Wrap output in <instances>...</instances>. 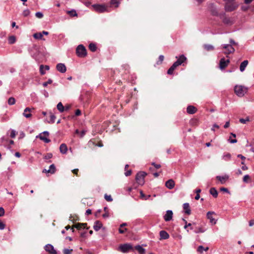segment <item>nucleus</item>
<instances>
[{"label":"nucleus","mask_w":254,"mask_h":254,"mask_svg":"<svg viewBox=\"0 0 254 254\" xmlns=\"http://www.w3.org/2000/svg\"><path fill=\"white\" fill-rule=\"evenodd\" d=\"M103 226L101 221L97 220L94 222L93 228L95 231H98Z\"/></svg>","instance_id":"nucleus-16"},{"label":"nucleus","mask_w":254,"mask_h":254,"mask_svg":"<svg viewBox=\"0 0 254 254\" xmlns=\"http://www.w3.org/2000/svg\"><path fill=\"white\" fill-rule=\"evenodd\" d=\"M87 225L86 223H77L74 225V227L76 228L78 230H80L82 228H85V226Z\"/></svg>","instance_id":"nucleus-26"},{"label":"nucleus","mask_w":254,"mask_h":254,"mask_svg":"<svg viewBox=\"0 0 254 254\" xmlns=\"http://www.w3.org/2000/svg\"><path fill=\"white\" fill-rule=\"evenodd\" d=\"M67 13L69 14L71 16H76L77 15V14L76 11L74 9L67 11Z\"/></svg>","instance_id":"nucleus-35"},{"label":"nucleus","mask_w":254,"mask_h":254,"mask_svg":"<svg viewBox=\"0 0 254 254\" xmlns=\"http://www.w3.org/2000/svg\"><path fill=\"white\" fill-rule=\"evenodd\" d=\"M183 221L185 222L186 223V225L185 226H184V228L185 229H186L189 226H190L191 225V223H188L187 224V222L186 220H185L184 219H183Z\"/></svg>","instance_id":"nucleus-62"},{"label":"nucleus","mask_w":254,"mask_h":254,"mask_svg":"<svg viewBox=\"0 0 254 254\" xmlns=\"http://www.w3.org/2000/svg\"><path fill=\"white\" fill-rule=\"evenodd\" d=\"M221 46L223 49L226 50V51L224 52L226 55L232 54L234 53L235 51V49L231 45L223 44Z\"/></svg>","instance_id":"nucleus-6"},{"label":"nucleus","mask_w":254,"mask_h":254,"mask_svg":"<svg viewBox=\"0 0 254 254\" xmlns=\"http://www.w3.org/2000/svg\"><path fill=\"white\" fill-rule=\"evenodd\" d=\"M119 1H117V0H111V4H116V7H118L119 5Z\"/></svg>","instance_id":"nucleus-44"},{"label":"nucleus","mask_w":254,"mask_h":254,"mask_svg":"<svg viewBox=\"0 0 254 254\" xmlns=\"http://www.w3.org/2000/svg\"><path fill=\"white\" fill-rule=\"evenodd\" d=\"M127 228L122 229V228L120 227L119 229V232L120 234H124L125 232L127 231Z\"/></svg>","instance_id":"nucleus-55"},{"label":"nucleus","mask_w":254,"mask_h":254,"mask_svg":"<svg viewBox=\"0 0 254 254\" xmlns=\"http://www.w3.org/2000/svg\"><path fill=\"white\" fill-rule=\"evenodd\" d=\"M45 250L51 254H57V251L51 244H47L45 246Z\"/></svg>","instance_id":"nucleus-10"},{"label":"nucleus","mask_w":254,"mask_h":254,"mask_svg":"<svg viewBox=\"0 0 254 254\" xmlns=\"http://www.w3.org/2000/svg\"><path fill=\"white\" fill-rule=\"evenodd\" d=\"M183 208L185 210V213L188 215H190V205L189 203H185L183 204Z\"/></svg>","instance_id":"nucleus-21"},{"label":"nucleus","mask_w":254,"mask_h":254,"mask_svg":"<svg viewBox=\"0 0 254 254\" xmlns=\"http://www.w3.org/2000/svg\"><path fill=\"white\" fill-rule=\"evenodd\" d=\"M35 16L38 18H42L43 17V14L41 12H37L35 13Z\"/></svg>","instance_id":"nucleus-48"},{"label":"nucleus","mask_w":254,"mask_h":254,"mask_svg":"<svg viewBox=\"0 0 254 254\" xmlns=\"http://www.w3.org/2000/svg\"><path fill=\"white\" fill-rule=\"evenodd\" d=\"M140 197L142 198H143L145 200H147L149 199V198L150 197V195L146 196L145 194H144L142 190L140 191Z\"/></svg>","instance_id":"nucleus-36"},{"label":"nucleus","mask_w":254,"mask_h":254,"mask_svg":"<svg viewBox=\"0 0 254 254\" xmlns=\"http://www.w3.org/2000/svg\"><path fill=\"white\" fill-rule=\"evenodd\" d=\"M177 68V66L174 64L169 68V69L167 71V73L170 75H172L173 74V72L174 70Z\"/></svg>","instance_id":"nucleus-30"},{"label":"nucleus","mask_w":254,"mask_h":254,"mask_svg":"<svg viewBox=\"0 0 254 254\" xmlns=\"http://www.w3.org/2000/svg\"><path fill=\"white\" fill-rule=\"evenodd\" d=\"M239 121L241 123L245 124L250 121V118L249 117H247L246 119L241 118L240 119Z\"/></svg>","instance_id":"nucleus-39"},{"label":"nucleus","mask_w":254,"mask_h":254,"mask_svg":"<svg viewBox=\"0 0 254 254\" xmlns=\"http://www.w3.org/2000/svg\"><path fill=\"white\" fill-rule=\"evenodd\" d=\"M53 81L52 79H49L47 82H45L43 83V85L44 87H46L49 84H51L52 83Z\"/></svg>","instance_id":"nucleus-51"},{"label":"nucleus","mask_w":254,"mask_h":254,"mask_svg":"<svg viewBox=\"0 0 254 254\" xmlns=\"http://www.w3.org/2000/svg\"><path fill=\"white\" fill-rule=\"evenodd\" d=\"M72 252V249H64L63 250L64 254H71Z\"/></svg>","instance_id":"nucleus-43"},{"label":"nucleus","mask_w":254,"mask_h":254,"mask_svg":"<svg viewBox=\"0 0 254 254\" xmlns=\"http://www.w3.org/2000/svg\"><path fill=\"white\" fill-rule=\"evenodd\" d=\"M30 13V10L28 9L24 10L23 11V15L25 17L28 16Z\"/></svg>","instance_id":"nucleus-45"},{"label":"nucleus","mask_w":254,"mask_h":254,"mask_svg":"<svg viewBox=\"0 0 254 254\" xmlns=\"http://www.w3.org/2000/svg\"><path fill=\"white\" fill-rule=\"evenodd\" d=\"M209 192L215 198H216L218 196V192L215 188H211Z\"/></svg>","instance_id":"nucleus-25"},{"label":"nucleus","mask_w":254,"mask_h":254,"mask_svg":"<svg viewBox=\"0 0 254 254\" xmlns=\"http://www.w3.org/2000/svg\"><path fill=\"white\" fill-rule=\"evenodd\" d=\"M216 178L219 180L221 184H224L225 183L227 180L228 179V176H216Z\"/></svg>","instance_id":"nucleus-19"},{"label":"nucleus","mask_w":254,"mask_h":254,"mask_svg":"<svg viewBox=\"0 0 254 254\" xmlns=\"http://www.w3.org/2000/svg\"><path fill=\"white\" fill-rule=\"evenodd\" d=\"M215 214L214 212L213 211H209L207 213V217L210 220V222L213 224H215L216 223V220L215 219L213 218L212 215Z\"/></svg>","instance_id":"nucleus-12"},{"label":"nucleus","mask_w":254,"mask_h":254,"mask_svg":"<svg viewBox=\"0 0 254 254\" xmlns=\"http://www.w3.org/2000/svg\"><path fill=\"white\" fill-rule=\"evenodd\" d=\"M135 249L137 250L140 254H145V250L140 245L136 246L135 247Z\"/></svg>","instance_id":"nucleus-24"},{"label":"nucleus","mask_w":254,"mask_h":254,"mask_svg":"<svg viewBox=\"0 0 254 254\" xmlns=\"http://www.w3.org/2000/svg\"><path fill=\"white\" fill-rule=\"evenodd\" d=\"M44 65H41L40 66V72L42 75H44L45 73V72L44 70Z\"/></svg>","instance_id":"nucleus-50"},{"label":"nucleus","mask_w":254,"mask_h":254,"mask_svg":"<svg viewBox=\"0 0 254 254\" xmlns=\"http://www.w3.org/2000/svg\"><path fill=\"white\" fill-rule=\"evenodd\" d=\"M146 175L147 174L144 172H140L136 174L135 180L139 185H142L144 184V179Z\"/></svg>","instance_id":"nucleus-4"},{"label":"nucleus","mask_w":254,"mask_h":254,"mask_svg":"<svg viewBox=\"0 0 254 254\" xmlns=\"http://www.w3.org/2000/svg\"><path fill=\"white\" fill-rule=\"evenodd\" d=\"M33 110V109H31L30 108H26L24 110V112L23 113V116H24L26 118H29L31 117L32 114L30 113V112L32 111V110Z\"/></svg>","instance_id":"nucleus-15"},{"label":"nucleus","mask_w":254,"mask_h":254,"mask_svg":"<svg viewBox=\"0 0 254 254\" xmlns=\"http://www.w3.org/2000/svg\"><path fill=\"white\" fill-rule=\"evenodd\" d=\"M93 6L96 11L100 13H102L107 11V8L104 5L94 4Z\"/></svg>","instance_id":"nucleus-7"},{"label":"nucleus","mask_w":254,"mask_h":254,"mask_svg":"<svg viewBox=\"0 0 254 254\" xmlns=\"http://www.w3.org/2000/svg\"><path fill=\"white\" fill-rule=\"evenodd\" d=\"M104 198L107 201H112L113 198L111 195H108L107 194H105L104 195Z\"/></svg>","instance_id":"nucleus-40"},{"label":"nucleus","mask_w":254,"mask_h":254,"mask_svg":"<svg viewBox=\"0 0 254 254\" xmlns=\"http://www.w3.org/2000/svg\"><path fill=\"white\" fill-rule=\"evenodd\" d=\"M119 250L122 253H126L132 250V247L131 244L127 243L121 245L119 247Z\"/></svg>","instance_id":"nucleus-5"},{"label":"nucleus","mask_w":254,"mask_h":254,"mask_svg":"<svg viewBox=\"0 0 254 254\" xmlns=\"http://www.w3.org/2000/svg\"><path fill=\"white\" fill-rule=\"evenodd\" d=\"M57 69L61 73H64L66 70V68L64 64L60 63L57 64Z\"/></svg>","instance_id":"nucleus-11"},{"label":"nucleus","mask_w":254,"mask_h":254,"mask_svg":"<svg viewBox=\"0 0 254 254\" xmlns=\"http://www.w3.org/2000/svg\"><path fill=\"white\" fill-rule=\"evenodd\" d=\"M80 114H81V111L79 109L76 110L75 111V115L76 116H78L80 115Z\"/></svg>","instance_id":"nucleus-63"},{"label":"nucleus","mask_w":254,"mask_h":254,"mask_svg":"<svg viewBox=\"0 0 254 254\" xmlns=\"http://www.w3.org/2000/svg\"><path fill=\"white\" fill-rule=\"evenodd\" d=\"M229 42H230V44L229 45H232V46L233 45H237V43H236L234 40H233V39H231L229 41Z\"/></svg>","instance_id":"nucleus-59"},{"label":"nucleus","mask_w":254,"mask_h":254,"mask_svg":"<svg viewBox=\"0 0 254 254\" xmlns=\"http://www.w3.org/2000/svg\"><path fill=\"white\" fill-rule=\"evenodd\" d=\"M37 138H39L41 140L44 141L45 143H49L51 141V140L46 137L44 136L42 133H40L36 136Z\"/></svg>","instance_id":"nucleus-23"},{"label":"nucleus","mask_w":254,"mask_h":254,"mask_svg":"<svg viewBox=\"0 0 254 254\" xmlns=\"http://www.w3.org/2000/svg\"><path fill=\"white\" fill-rule=\"evenodd\" d=\"M249 63L248 61L245 60L244 61L240 64V70L241 72H243L245 70V68L247 67Z\"/></svg>","instance_id":"nucleus-22"},{"label":"nucleus","mask_w":254,"mask_h":254,"mask_svg":"<svg viewBox=\"0 0 254 254\" xmlns=\"http://www.w3.org/2000/svg\"><path fill=\"white\" fill-rule=\"evenodd\" d=\"M203 47L207 51H213L214 49V47L209 44H205L203 45Z\"/></svg>","instance_id":"nucleus-27"},{"label":"nucleus","mask_w":254,"mask_h":254,"mask_svg":"<svg viewBox=\"0 0 254 254\" xmlns=\"http://www.w3.org/2000/svg\"><path fill=\"white\" fill-rule=\"evenodd\" d=\"M60 150L61 153L66 154L67 151L66 145L64 143H62L60 146Z\"/></svg>","instance_id":"nucleus-20"},{"label":"nucleus","mask_w":254,"mask_h":254,"mask_svg":"<svg viewBox=\"0 0 254 254\" xmlns=\"http://www.w3.org/2000/svg\"><path fill=\"white\" fill-rule=\"evenodd\" d=\"M250 179V177L248 175H246L244 176L243 177V182L245 183H248V181Z\"/></svg>","instance_id":"nucleus-46"},{"label":"nucleus","mask_w":254,"mask_h":254,"mask_svg":"<svg viewBox=\"0 0 254 254\" xmlns=\"http://www.w3.org/2000/svg\"><path fill=\"white\" fill-rule=\"evenodd\" d=\"M159 234H160V240H162V239L166 240L169 238V235L165 231H164V230L161 231L159 233Z\"/></svg>","instance_id":"nucleus-17"},{"label":"nucleus","mask_w":254,"mask_h":254,"mask_svg":"<svg viewBox=\"0 0 254 254\" xmlns=\"http://www.w3.org/2000/svg\"><path fill=\"white\" fill-rule=\"evenodd\" d=\"M164 59V56L163 55H160L159 57V61L157 62V64H161L162 63V62L163 61Z\"/></svg>","instance_id":"nucleus-47"},{"label":"nucleus","mask_w":254,"mask_h":254,"mask_svg":"<svg viewBox=\"0 0 254 254\" xmlns=\"http://www.w3.org/2000/svg\"><path fill=\"white\" fill-rule=\"evenodd\" d=\"M15 103V100L13 97H10L8 100V104L9 105H14Z\"/></svg>","instance_id":"nucleus-38"},{"label":"nucleus","mask_w":254,"mask_h":254,"mask_svg":"<svg viewBox=\"0 0 254 254\" xmlns=\"http://www.w3.org/2000/svg\"><path fill=\"white\" fill-rule=\"evenodd\" d=\"M53 156V155L51 153H47L45 156L44 159H51Z\"/></svg>","instance_id":"nucleus-49"},{"label":"nucleus","mask_w":254,"mask_h":254,"mask_svg":"<svg viewBox=\"0 0 254 254\" xmlns=\"http://www.w3.org/2000/svg\"><path fill=\"white\" fill-rule=\"evenodd\" d=\"M223 22L225 24H230L231 23V21H230V19L228 18H224L223 19Z\"/></svg>","instance_id":"nucleus-53"},{"label":"nucleus","mask_w":254,"mask_h":254,"mask_svg":"<svg viewBox=\"0 0 254 254\" xmlns=\"http://www.w3.org/2000/svg\"><path fill=\"white\" fill-rule=\"evenodd\" d=\"M77 55L79 57H84L86 56V50L82 45H79L76 49Z\"/></svg>","instance_id":"nucleus-3"},{"label":"nucleus","mask_w":254,"mask_h":254,"mask_svg":"<svg viewBox=\"0 0 254 254\" xmlns=\"http://www.w3.org/2000/svg\"><path fill=\"white\" fill-rule=\"evenodd\" d=\"M5 225L2 222H0V230H3L5 228Z\"/></svg>","instance_id":"nucleus-60"},{"label":"nucleus","mask_w":254,"mask_h":254,"mask_svg":"<svg viewBox=\"0 0 254 254\" xmlns=\"http://www.w3.org/2000/svg\"><path fill=\"white\" fill-rule=\"evenodd\" d=\"M220 190L222 191H224V192L230 193V191H229L228 189L225 188H220Z\"/></svg>","instance_id":"nucleus-58"},{"label":"nucleus","mask_w":254,"mask_h":254,"mask_svg":"<svg viewBox=\"0 0 254 254\" xmlns=\"http://www.w3.org/2000/svg\"><path fill=\"white\" fill-rule=\"evenodd\" d=\"M197 111L196 108L193 106H189L187 108V113L189 114H194Z\"/></svg>","instance_id":"nucleus-18"},{"label":"nucleus","mask_w":254,"mask_h":254,"mask_svg":"<svg viewBox=\"0 0 254 254\" xmlns=\"http://www.w3.org/2000/svg\"><path fill=\"white\" fill-rule=\"evenodd\" d=\"M56 171V167L54 164H52L49 167V169L48 170L47 172L54 174Z\"/></svg>","instance_id":"nucleus-31"},{"label":"nucleus","mask_w":254,"mask_h":254,"mask_svg":"<svg viewBox=\"0 0 254 254\" xmlns=\"http://www.w3.org/2000/svg\"><path fill=\"white\" fill-rule=\"evenodd\" d=\"M8 43L9 44H12L16 41V38L14 36H10L9 37L8 39Z\"/></svg>","instance_id":"nucleus-34"},{"label":"nucleus","mask_w":254,"mask_h":254,"mask_svg":"<svg viewBox=\"0 0 254 254\" xmlns=\"http://www.w3.org/2000/svg\"><path fill=\"white\" fill-rule=\"evenodd\" d=\"M211 12H212V14L213 15H218V12L216 10V9H211Z\"/></svg>","instance_id":"nucleus-61"},{"label":"nucleus","mask_w":254,"mask_h":254,"mask_svg":"<svg viewBox=\"0 0 254 254\" xmlns=\"http://www.w3.org/2000/svg\"><path fill=\"white\" fill-rule=\"evenodd\" d=\"M10 136L11 138H14L15 137L16 133L14 130H11Z\"/></svg>","instance_id":"nucleus-56"},{"label":"nucleus","mask_w":254,"mask_h":254,"mask_svg":"<svg viewBox=\"0 0 254 254\" xmlns=\"http://www.w3.org/2000/svg\"><path fill=\"white\" fill-rule=\"evenodd\" d=\"M230 126V122L229 121L226 122L224 126V127L226 128H228Z\"/></svg>","instance_id":"nucleus-64"},{"label":"nucleus","mask_w":254,"mask_h":254,"mask_svg":"<svg viewBox=\"0 0 254 254\" xmlns=\"http://www.w3.org/2000/svg\"><path fill=\"white\" fill-rule=\"evenodd\" d=\"M175 183L173 179L168 180L165 183V186L169 189L171 190L175 187Z\"/></svg>","instance_id":"nucleus-14"},{"label":"nucleus","mask_w":254,"mask_h":254,"mask_svg":"<svg viewBox=\"0 0 254 254\" xmlns=\"http://www.w3.org/2000/svg\"><path fill=\"white\" fill-rule=\"evenodd\" d=\"M176 58L178 60L173 64H174L177 67L181 65L187 60L186 57L184 55H182L179 57H176Z\"/></svg>","instance_id":"nucleus-8"},{"label":"nucleus","mask_w":254,"mask_h":254,"mask_svg":"<svg viewBox=\"0 0 254 254\" xmlns=\"http://www.w3.org/2000/svg\"><path fill=\"white\" fill-rule=\"evenodd\" d=\"M151 165L154 166L156 169H159L161 167V165L160 164H156L154 162L151 163Z\"/></svg>","instance_id":"nucleus-57"},{"label":"nucleus","mask_w":254,"mask_h":254,"mask_svg":"<svg viewBox=\"0 0 254 254\" xmlns=\"http://www.w3.org/2000/svg\"><path fill=\"white\" fill-rule=\"evenodd\" d=\"M205 231V230L201 227L196 228L194 230V232L196 233H203Z\"/></svg>","instance_id":"nucleus-37"},{"label":"nucleus","mask_w":254,"mask_h":254,"mask_svg":"<svg viewBox=\"0 0 254 254\" xmlns=\"http://www.w3.org/2000/svg\"><path fill=\"white\" fill-rule=\"evenodd\" d=\"M231 155L230 153H227L223 156V159L225 160H229L230 159Z\"/></svg>","instance_id":"nucleus-42"},{"label":"nucleus","mask_w":254,"mask_h":254,"mask_svg":"<svg viewBox=\"0 0 254 254\" xmlns=\"http://www.w3.org/2000/svg\"><path fill=\"white\" fill-rule=\"evenodd\" d=\"M235 94L239 97H243L248 91V88L243 86L237 85L234 87Z\"/></svg>","instance_id":"nucleus-1"},{"label":"nucleus","mask_w":254,"mask_h":254,"mask_svg":"<svg viewBox=\"0 0 254 254\" xmlns=\"http://www.w3.org/2000/svg\"><path fill=\"white\" fill-rule=\"evenodd\" d=\"M89 49L92 52H95L97 49L96 45L94 43H90L89 45Z\"/></svg>","instance_id":"nucleus-33"},{"label":"nucleus","mask_w":254,"mask_h":254,"mask_svg":"<svg viewBox=\"0 0 254 254\" xmlns=\"http://www.w3.org/2000/svg\"><path fill=\"white\" fill-rule=\"evenodd\" d=\"M198 122V121L197 119H194L191 121V124L192 125H197Z\"/></svg>","instance_id":"nucleus-54"},{"label":"nucleus","mask_w":254,"mask_h":254,"mask_svg":"<svg viewBox=\"0 0 254 254\" xmlns=\"http://www.w3.org/2000/svg\"><path fill=\"white\" fill-rule=\"evenodd\" d=\"M33 37L36 39H43V34L41 32H37L33 34Z\"/></svg>","instance_id":"nucleus-29"},{"label":"nucleus","mask_w":254,"mask_h":254,"mask_svg":"<svg viewBox=\"0 0 254 254\" xmlns=\"http://www.w3.org/2000/svg\"><path fill=\"white\" fill-rule=\"evenodd\" d=\"M225 10L228 12L235 10L238 7V4L235 1H225Z\"/></svg>","instance_id":"nucleus-2"},{"label":"nucleus","mask_w":254,"mask_h":254,"mask_svg":"<svg viewBox=\"0 0 254 254\" xmlns=\"http://www.w3.org/2000/svg\"><path fill=\"white\" fill-rule=\"evenodd\" d=\"M55 119H56V116L54 115L51 114L50 115V121L48 122L49 123H50V124L54 123L55 122Z\"/></svg>","instance_id":"nucleus-41"},{"label":"nucleus","mask_w":254,"mask_h":254,"mask_svg":"<svg viewBox=\"0 0 254 254\" xmlns=\"http://www.w3.org/2000/svg\"><path fill=\"white\" fill-rule=\"evenodd\" d=\"M230 62V61L229 59L225 60L224 58L221 59L219 62V68L221 70L225 69L228 65Z\"/></svg>","instance_id":"nucleus-9"},{"label":"nucleus","mask_w":254,"mask_h":254,"mask_svg":"<svg viewBox=\"0 0 254 254\" xmlns=\"http://www.w3.org/2000/svg\"><path fill=\"white\" fill-rule=\"evenodd\" d=\"M4 209L3 207H0V217H2L4 215Z\"/></svg>","instance_id":"nucleus-52"},{"label":"nucleus","mask_w":254,"mask_h":254,"mask_svg":"<svg viewBox=\"0 0 254 254\" xmlns=\"http://www.w3.org/2000/svg\"><path fill=\"white\" fill-rule=\"evenodd\" d=\"M208 249H209L208 247H206L205 248H204L202 246H199L197 248V251L198 252H199L200 253H202L204 251H207L208 250Z\"/></svg>","instance_id":"nucleus-32"},{"label":"nucleus","mask_w":254,"mask_h":254,"mask_svg":"<svg viewBox=\"0 0 254 254\" xmlns=\"http://www.w3.org/2000/svg\"><path fill=\"white\" fill-rule=\"evenodd\" d=\"M57 109L60 112L63 113L64 111V107L62 102H59L57 106Z\"/></svg>","instance_id":"nucleus-28"},{"label":"nucleus","mask_w":254,"mask_h":254,"mask_svg":"<svg viewBox=\"0 0 254 254\" xmlns=\"http://www.w3.org/2000/svg\"><path fill=\"white\" fill-rule=\"evenodd\" d=\"M173 211L172 210H167L166 213L164 216V219L166 221H169L172 219Z\"/></svg>","instance_id":"nucleus-13"}]
</instances>
